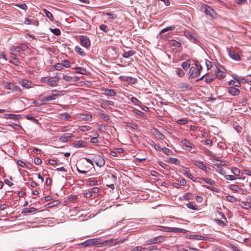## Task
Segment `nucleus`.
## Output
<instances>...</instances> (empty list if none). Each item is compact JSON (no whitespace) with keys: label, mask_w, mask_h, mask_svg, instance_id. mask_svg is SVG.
Returning <instances> with one entry per match:
<instances>
[{"label":"nucleus","mask_w":251,"mask_h":251,"mask_svg":"<svg viewBox=\"0 0 251 251\" xmlns=\"http://www.w3.org/2000/svg\"><path fill=\"white\" fill-rule=\"evenodd\" d=\"M193 197V195L191 193H186L184 196V198L186 200H189L191 199Z\"/></svg>","instance_id":"4d7b16f0"},{"label":"nucleus","mask_w":251,"mask_h":251,"mask_svg":"<svg viewBox=\"0 0 251 251\" xmlns=\"http://www.w3.org/2000/svg\"><path fill=\"white\" fill-rule=\"evenodd\" d=\"M130 101L132 104L136 106H140L141 103V102L135 97H131L130 98Z\"/></svg>","instance_id":"72a5a7b5"},{"label":"nucleus","mask_w":251,"mask_h":251,"mask_svg":"<svg viewBox=\"0 0 251 251\" xmlns=\"http://www.w3.org/2000/svg\"><path fill=\"white\" fill-rule=\"evenodd\" d=\"M181 144L183 147V148L185 149V150H187L189 151H191L192 152H195V151H192L193 149H195L196 147L195 146L189 141L187 139H183L181 141Z\"/></svg>","instance_id":"20e7f679"},{"label":"nucleus","mask_w":251,"mask_h":251,"mask_svg":"<svg viewBox=\"0 0 251 251\" xmlns=\"http://www.w3.org/2000/svg\"><path fill=\"white\" fill-rule=\"evenodd\" d=\"M63 79L66 81L70 82L72 80L73 77L69 75H64L63 77Z\"/></svg>","instance_id":"338daca9"},{"label":"nucleus","mask_w":251,"mask_h":251,"mask_svg":"<svg viewBox=\"0 0 251 251\" xmlns=\"http://www.w3.org/2000/svg\"><path fill=\"white\" fill-rule=\"evenodd\" d=\"M194 65L195 66H196L197 68H198L197 72L199 75H201L202 70L203 69L202 66L201 65L200 63L198 60H196L195 61Z\"/></svg>","instance_id":"aec40b11"},{"label":"nucleus","mask_w":251,"mask_h":251,"mask_svg":"<svg viewBox=\"0 0 251 251\" xmlns=\"http://www.w3.org/2000/svg\"><path fill=\"white\" fill-rule=\"evenodd\" d=\"M5 116L6 119H13L14 120H17L20 117L19 115H16L14 114H6Z\"/></svg>","instance_id":"4be33fe9"},{"label":"nucleus","mask_w":251,"mask_h":251,"mask_svg":"<svg viewBox=\"0 0 251 251\" xmlns=\"http://www.w3.org/2000/svg\"><path fill=\"white\" fill-rule=\"evenodd\" d=\"M73 146L75 148H82L86 146V143L84 141L78 140L73 143Z\"/></svg>","instance_id":"dca6fc26"},{"label":"nucleus","mask_w":251,"mask_h":251,"mask_svg":"<svg viewBox=\"0 0 251 251\" xmlns=\"http://www.w3.org/2000/svg\"><path fill=\"white\" fill-rule=\"evenodd\" d=\"M99 113L101 119H103L106 122H108L109 121V116L108 115L105 114L103 110H100Z\"/></svg>","instance_id":"6ab92c4d"},{"label":"nucleus","mask_w":251,"mask_h":251,"mask_svg":"<svg viewBox=\"0 0 251 251\" xmlns=\"http://www.w3.org/2000/svg\"><path fill=\"white\" fill-rule=\"evenodd\" d=\"M157 229L167 232H184L185 229L177 227H170L168 226H157Z\"/></svg>","instance_id":"7ed1b4c3"},{"label":"nucleus","mask_w":251,"mask_h":251,"mask_svg":"<svg viewBox=\"0 0 251 251\" xmlns=\"http://www.w3.org/2000/svg\"><path fill=\"white\" fill-rule=\"evenodd\" d=\"M134 113H135L136 115H138L140 117H143L144 115V113L142 111L139 110L138 109H134L133 110Z\"/></svg>","instance_id":"bf43d9fd"},{"label":"nucleus","mask_w":251,"mask_h":251,"mask_svg":"<svg viewBox=\"0 0 251 251\" xmlns=\"http://www.w3.org/2000/svg\"><path fill=\"white\" fill-rule=\"evenodd\" d=\"M184 175L187 176V177H188L189 178L193 180L194 181H195V180L194 179L195 178L193 176V175L189 173V172H186L185 173H184Z\"/></svg>","instance_id":"0e129e2a"},{"label":"nucleus","mask_w":251,"mask_h":251,"mask_svg":"<svg viewBox=\"0 0 251 251\" xmlns=\"http://www.w3.org/2000/svg\"><path fill=\"white\" fill-rule=\"evenodd\" d=\"M168 162L174 164L175 165H179L180 162V161L178 159L172 157L170 158Z\"/></svg>","instance_id":"a19ab883"},{"label":"nucleus","mask_w":251,"mask_h":251,"mask_svg":"<svg viewBox=\"0 0 251 251\" xmlns=\"http://www.w3.org/2000/svg\"><path fill=\"white\" fill-rule=\"evenodd\" d=\"M104 15H107L109 17V19H115L117 18V15L115 14L111 13H106Z\"/></svg>","instance_id":"13d9d810"},{"label":"nucleus","mask_w":251,"mask_h":251,"mask_svg":"<svg viewBox=\"0 0 251 251\" xmlns=\"http://www.w3.org/2000/svg\"><path fill=\"white\" fill-rule=\"evenodd\" d=\"M175 28H176V26L175 25H172L171 26L167 27L166 28H165L162 29L160 31L159 34H163V33H165V32H167V31L174 30L175 29Z\"/></svg>","instance_id":"a878e982"},{"label":"nucleus","mask_w":251,"mask_h":251,"mask_svg":"<svg viewBox=\"0 0 251 251\" xmlns=\"http://www.w3.org/2000/svg\"><path fill=\"white\" fill-rule=\"evenodd\" d=\"M102 91H104L103 94L108 97H114L117 94L116 91L113 89L104 88L102 89Z\"/></svg>","instance_id":"2eb2a0df"},{"label":"nucleus","mask_w":251,"mask_h":251,"mask_svg":"<svg viewBox=\"0 0 251 251\" xmlns=\"http://www.w3.org/2000/svg\"><path fill=\"white\" fill-rule=\"evenodd\" d=\"M79 129L82 131H89V130H90L91 128L89 126H80L79 127Z\"/></svg>","instance_id":"6e6d98bb"},{"label":"nucleus","mask_w":251,"mask_h":251,"mask_svg":"<svg viewBox=\"0 0 251 251\" xmlns=\"http://www.w3.org/2000/svg\"><path fill=\"white\" fill-rule=\"evenodd\" d=\"M100 29L105 32H107L109 30L108 26L105 25H101L100 26Z\"/></svg>","instance_id":"864d4df0"},{"label":"nucleus","mask_w":251,"mask_h":251,"mask_svg":"<svg viewBox=\"0 0 251 251\" xmlns=\"http://www.w3.org/2000/svg\"><path fill=\"white\" fill-rule=\"evenodd\" d=\"M190 61L189 60H187L182 63L181 67L184 70H186L190 67Z\"/></svg>","instance_id":"e433bc0d"},{"label":"nucleus","mask_w":251,"mask_h":251,"mask_svg":"<svg viewBox=\"0 0 251 251\" xmlns=\"http://www.w3.org/2000/svg\"><path fill=\"white\" fill-rule=\"evenodd\" d=\"M93 160L97 166L102 167L105 164L104 159L100 155L95 154L93 155Z\"/></svg>","instance_id":"39448f33"},{"label":"nucleus","mask_w":251,"mask_h":251,"mask_svg":"<svg viewBox=\"0 0 251 251\" xmlns=\"http://www.w3.org/2000/svg\"><path fill=\"white\" fill-rule=\"evenodd\" d=\"M119 78L123 81H126L129 84H134L137 82V79L130 76H120Z\"/></svg>","instance_id":"f8f14e48"},{"label":"nucleus","mask_w":251,"mask_h":251,"mask_svg":"<svg viewBox=\"0 0 251 251\" xmlns=\"http://www.w3.org/2000/svg\"><path fill=\"white\" fill-rule=\"evenodd\" d=\"M242 204H243V207L246 209L251 208V204L249 202V201H242Z\"/></svg>","instance_id":"49530a36"},{"label":"nucleus","mask_w":251,"mask_h":251,"mask_svg":"<svg viewBox=\"0 0 251 251\" xmlns=\"http://www.w3.org/2000/svg\"><path fill=\"white\" fill-rule=\"evenodd\" d=\"M225 178L226 180H234L238 179V177L235 176L234 175H226Z\"/></svg>","instance_id":"de8ad7c7"},{"label":"nucleus","mask_w":251,"mask_h":251,"mask_svg":"<svg viewBox=\"0 0 251 251\" xmlns=\"http://www.w3.org/2000/svg\"><path fill=\"white\" fill-rule=\"evenodd\" d=\"M44 11L46 16L50 20V21H53L54 19L52 14L47 9H44Z\"/></svg>","instance_id":"58836bf2"},{"label":"nucleus","mask_w":251,"mask_h":251,"mask_svg":"<svg viewBox=\"0 0 251 251\" xmlns=\"http://www.w3.org/2000/svg\"><path fill=\"white\" fill-rule=\"evenodd\" d=\"M229 189L235 192H238L239 187L238 185L235 184H231L229 186Z\"/></svg>","instance_id":"09e8293b"},{"label":"nucleus","mask_w":251,"mask_h":251,"mask_svg":"<svg viewBox=\"0 0 251 251\" xmlns=\"http://www.w3.org/2000/svg\"><path fill=\"white\" fill-rule=\"evenodd\" d=\"M50 31L55 35H59L61 34V32L58 28H50Z\"/></svg>","instance_id":"a18cd8bd"},{"label":"nucleus","mask_w":251,"mask_h":251,"mask_svg":"<svg viewBox=\"0 0 251 251\" xmlns=\"http://www.w3.org/2000/svg\"><path fill=\"white\" fill-rule=\"evenodd\" d=\"M185 36L191 42L197 44L199 43V40L197 38V35L194 33L189 31H185L184 32Z\"/></svg>","instance_id":"423d86ee"},{"label":"nucleus","mask_w":251,"mask_h":251,"mask_svg":"<svg viewBox=\"0 0 251 251\" xmlns=\"http://www.w3.org/2000/svg\"><path fill=\"white\" fill-rule=\"evenodd\" d=\"M74 69L75 70V73H79L82 75H86L87 74V70L86 69L81 67H76L75 68H74Z\"/></svg>","instance_id":"393cba45"},{"label":"nucleus","mask_w":251,"mask_h":251,"mask_svg":"<svg viewBox=\"0 0 251 251\" xmlns=\"http://www.w3.org/2000/svg\"><path fill=\"white\" fill-rule=\"evenodd\" d=\"M57 81L53 79L52 77L48 79V84L50 86L54 87L57 86Z\"/></svg>","instance_id":"412c9836"},{"label":"nucleus","mask_w":251,"mask_h":251,"mask_svg":"<svg viewBox=\"0 0 251 251\" xmlns=\"http://www.w3.org/2000/svg\"><path fill=\"white\" fill-rule=\"evenodd\" d=\"M15 5L22 9L26 10L27 8V5L25 3L23 4H19V3H16Z\"/></svg>","instance_id":"8fccbe9b"},{"label":"nucleus","mask_w":251,"mask_h":251,"mask_svg":"<svg viewBox=\"0 0 251 251\" xmlns=\"http://www.w3.org/2000/svg\"><path fill=\"white\" fill-rule=\"evenodd\" d=\"M70 118L71 116L69 113H63L60 115V118L61 119L68 120Z\"/></svg>","instance_id":"37998d69"},{"label":"nucleus","mask_w":251,"mask_h":251,"mask_svg":"<svg viewBox=\"0 0 251 251\" xmlns=\"http://www.w3.org/2000/svg\"><path fill=\"white\" fill-rule=\"evenodd\" d=\"M228 54L231 58L235 60H239L240 59V56L239 54H238L237 52H235L234 50H229Z\"/></svg>","instance_id":"a211bd4d"},{"label":"nucleus","mask_w":251,"mask_h":251,"mask_svg":"<svg viewBox=\"0 0 251 251\" xmlns=\"http://www.w3.org/2000/svg\"><path fill=\"white\" fill-rule=\"evenodd\" d=\"M62 65L63 66L65 67H69L70 66V62L66 60H64L62 61Z\"/></svg>","instance_id":"680f3d73"},{"label":"nucleus","mask_w":251,"mask_h":251,"mask_svg":"<svg viewBox=\"0 0 251 251\" xmlns=\"http://www.w3.org/2000/svg\"><path fill=\"white\" fill-rule=\"evenodd\" d=\"M175 73L179 77H183L185 75L184 72L181 68H176Z\"/></svg>","instance_id":"473e14b6"},{"label":"nucleus","mask_w":251,"mask_h":251,"mask_svg":"<svg viewBox=\"0 0 251 251\" xmlns=\"http://www.w3.org/2000/svg\"><path fill=\"white\" fill-rule=\"evenodd\" d=\"M228 92L232 96H237L240 94L239 89L232 86L228 88Z\"/></svg>","instance_id":"f3484780"},{"label":"nucleus","mask_w":251,"mask_h":251,"mask_svg":"<svg viewBox=\"0 0 251 251\" xmlns=\"http://www.w3.org/2000/svg\"><path fill=\"white\" fill-rule=\"evenodd\" d=\"M225 69L222 66L217 68L215 71L216 77L219 79L224 78L226 76Z\"/></svg>","instance_id":"1a4fd4ad"},{"label":"nucleus","mask_w":251,"mask_h":251,"mask_svg":"<svg viewBox=\"0 0 251 251\" xmlns=\"http://www.w3.org/2000/svg\"><path fill=\"white\" fill-rule=\"evenodd\" d=\"M126 126L133 129H136L138 127V126L136 124L131 123H127Z\"/></svg>","instance_id":"3c124183"},{"label":"nucleus","mask_w":251,"mask_h":251,"mask_svg":"<svg viewBox=\"0 0 251 251\" xmlns=\"http://www.w3.org/2000/svg\"><path fill=\"white\" fill-rule=\"evenodd\" d=\"M178 88L180 89L182 91H185L188 90L190 86L188 84L185 83L181 82L178 84Z\"/></svg>","instance_id":"b1692460"},{"label":"nucleus","mask_w":251,"mask_h":251,"mask_svg":"<svg viewBox=\"0 0 251 251\" xmlns=\"http://www.w3.org/2000/svg\"><path fill=\"white\" fill-rule=\"evenodd\" d=\"M226 200L228 201L231 202H235L237 201V199L236 198L231 196H226Z\"/></svg>","instance_id":"5fc2aeb1"},{"label":"nucleus","mask_w":251,"mask_h":251,"mask_svg":"<svg viewBox=\"0 0 251 251\" xmlns=\"http://www.w3.org/2000/svg\"><path fill=\"white\" fill-rule=\"evenodd\" d=\"M74 50L75 52L79 54L81 56H84L86 55L84 51L78 46H75Z\"/></svg>","instance_id":"5701e85b"},{"label":"nucleus","mask_w":251,"mask_h":251,"mask_svg":"<svg viewBox=\"0 0 251 251\" xmlns=\"http://www.w3.org/2000/svg\"><path fill=\"white\" fill-rule=\"evenodd\" d=\"M169 45L172 47H174L176 48H179L180 47L181 44L180 43L175 40H172L169 42Z\"/></svg>","instance_id":"c85d7f7f"},{"label":"nucleus","mask_w":251,"mask_h":251,"mask_svg":"<svg viewBox=\"0 0 251 251\" xmlns=\"http://www.w3.org/2000/svg\"><path fill=\"white\" fill-rule=\"evenodd\" d=\"M201 179L205 181L206 183L209 184L210 185L213 186L215 184V182L211 179L202 177L201 178Z\"/></svg>","instance_id":"2f4dec72"},{"label":"nucleus","mask_w":251,"mask_h":251,"mask_svg":"<svg viewBox=\"0 0 251 251\" xmlns=\"http://www.w3.org/2000/svg\"><path fill=\"white\" fill-rule=\"evenodd\" d=\"M92 116L90 114H86L82 116L81 119L84 121H91L92 120Z\"/></svg>","instance_id":"603ef678"},{"label":"nucleus","mask_w":251,"mask_h":251,"mask_svg":"<svg viewBox=\"0 0 251 251\" xmlns=\"http://www.w3.org/2000/svg\"><path fill=\"white\" fill-rule=\"evenodd\" d=\"M19 83L23 87L27 89L32 88L33 86L32 82L27 79H23L20 80Z\"/></svg>","instance_id":"9b49d317"},{"label":"nucleus","mask_w":251,"mask_h":251,"mask_svg":"<svg viewBox=\"0 0 251 251\" xmlns=\"http://www.w3.org/2000/svg\"><path fill=\"white\" fill-rule=\"evenodd\" d=\"M94 135L95 136V137L92 138L90 140V142L92 143H98V137L99 136V134L97 132H95Z\"/></svg>","instance_id":"c03bdc74"},{"label":"nucleus","mask_w":251,"mask_h":251,"mask_svg":"<svg viewBox=\"0 0 251 251\" xmlns=\"http://www.w3.org/2000/svg\"><path fill=\"white\" fill-rule=\"evenodd\" d=\"M57 92L58 93V91L57 90H53L52 91V95L49 96H48V100L49 101L54 100L56 97L59 96L58 94H54L53 93Z\"/></svg>","instance_id":"cd10ccee"},{"label":"nucleus","mask_w":251,"mask_h":251,"mask_svg":"<svg viewBox=\"0 0 251 251\" xmlns=\"http://www.w3.org/2000/svg\"><path fill=\"white\" fill-rule=\"evenodd\" d=\"M37 210V209H36L34 207L25 208L22 211V214L29 213H31V212L36 211Z\"/></svg>","instance_id":"c756f323"},{"label":"nucleus","mask_w":251,"mask_h":251,"mask_svg":"<svg viewBox=\"0 0 251 251\" xmlns=\"http://www.w3.org/2000/svg\"><path fill=\"white\" fill-rule=\"evenodd\" d=\"M202 9L204 10V13L206 15L209 16L212 18H216L217 13L210 6L205 5L202 7Z\"/></svg>","instance_id":"0eeeda50"},{"label":"nucleus","mask_w":251,"mask_h":251,"mask_svg":"<svg viewBox=\"0 0 251 251\" xmlns=\"http://www.w3.org/2000/svg\"><path fill=\"white\" fill-rule=\"evenodd\" d=\"M186 206L188 208L194 210H198V207L197 205L194 204L193 202H189L188 203H187Z\"/></svg>","instance_id":"7c9ffc66"},{"label":"nucleus","mask_w":251,"mask_h":251,"mask_svg":"<svg viewBox=\"0 0 251 251\" xmlns=\"http://www.w3.org/2000/svg\"><path fill=\"white\" fill-rule=\"evenodd\" d=\"M20 50L19 46H14L13 49L11 50L12 51L11 54L15 56H17L18 55L17 53L20 52Z\"/></svg>","instance_id":"c9c22d12"},{"label":"nucleus","mask_w":251,"mask_h":251,"mask_svg":"<svg viewBox=\"0 0 251 251\" xmlns=\"http://www.w3.org/2000/svg\"><path fill=\"white\" fill-rule=\"evenodd\" d=\"M73 136L72 134L67 133L61 136V139L63 141H67L69 138Z\"/></svg>","instance_id":"ea45409f"},{"label":"nucleus","mask_w":251,"mask_h":251,"mask_svg":"<svg viewBox=\"0 0 251 251\" xmlns=\"http://www.w3.org/2000/svg\"><path fill=\"white\" fill-rule=\"evenodd\" d=\"M231 171L233 174H234V176H235L238 177L239 176L240 171L238 168L236 167H233L232 168Z\"/></svg>","instance_id":"79ce46f5"},{"label":"nucleus","mask_w":251,"mask_h":251,"mask_svg":"<svg viewBox=\"0 0 251 251\" xmlns=\"http://www.w3.org/2000/svg\"><path fill=\"white\" fill-rule=\"evenodd\" d=\"M4 88L8 90H10L12 92L16 94H20L21 93V89L18 86L10 82H6L4 84Z\"/></svg>","instance_id":"f03ea898"},{"label":"nucleus","mask_w":251,"mask_h":251,"mask_svg":"<svg viewBox=\"0 0 251 251\" xmlns=\"http://www.w3.org/2000/svg\"><path fill=\"white\" fill-rule=\"evenodd\" d=\"M10 60H9V62L12 63L16 66H18L20 63L21 61L19 59L14 57H10Z\"/></svg>","instance_id":"bb28decb"},{"label":"nucleus","mask_w":251,"mask_h":251,"mask_svg":"<svg viewBox=\"0 0 251 251\" xmlns=\"http://www.w3.org/2000/svg\"><path fill=\"white\" fill-rule=\"evenodd\" d=\"M192 162L195 165L197 166L201 170L204 171H206L207 167L206 165L202 161L197 160H193Z\"/></svg>","instance_id":"4468645a"},{"label":"nucleus","mask_w":251,"mask_h":251,"mask_svg":"<svg viewBox=\"0 0 251 251\" xmlns=\"http://www.w3.org/2000/svg\"><path fill=\"white\" fill-rule=\"evenodd\" d=\"M102 245V243L100 242V240L96 238L88 239L80 244L81 246L84 247H89L92 245H97L100 247Z\"/></svg>","instance_id":"f257e3e1"},{"label":"nucleus","mask_w":251,"mask_h":251,"mask_svg":"<svg viewBox=\"0 0 251 251\" xmlns=\"http://www.w3.org/2000/svg\"><path fill=\"white\" fill-rule=\"evenodd\" d=\"M135 52L133 51L132 50H129L127 52H125L124 54H123V56L124 58H127L129 57L130 56H132L133 54H134Z\"/></svg>","instance_id":"f704fd0d"},{"label":"nucleus","mask_w":251,"mask_h":251,"mask_svg":"<svg viewBox=\"0 0 251 251\" xmlns=\"http://www.w3.org/2000/svg\"><path fill=\"white\" fill-rule=\"evenodd\" d=\"M197 70L198 68H197L196 66L190 67L188 73L189 78H195L199 75Z\"/></svg>","instance_id":"9d476101"},{"label":"nucleus","mask_w":251,"mask_h":251,"mask_svg":"<svg viewBox=\"0 0 251 251\" xmlns=\"http://www.w3.org/2000/svg\"><path fill=\"white\" fill-rule=\"evenodd\" d=\"M145 249V248H143L141 246H138L137 247H135L133 249H132L131 251H144Z\"/></svg>","instance_id":"774afa93"},{"label":"nucleus","mask_w":251,"mask_h":251,"mask_svg":"<svg viewBox=\"0 0 251 251\" xmlns=\"http://www.w3.org/2000/svg\"><path fill=\"white\" fill-rule=\"evenodd\" d=\"M79 41L80 45L86 48H88L90 47L91 42L90 41L87 36L81 35L79 37Z\"/></svg>","instance_id":"6e6552de"},{"label":"nucleus","mask_w":251,"mask_h":251,"mask_svg":"<svg viewBox=\"0 0 251 251\" xmlns=\"http://www.w3.org/2000/svg\"><path fill=\"white\" fill-rule=\"evenodd\" d=\"M165 240V237L163 236H159L152 238L148 241V244H154L163 242Z\"/></svg>","instance_id":"ddd939ff"},{"label":"nucleus","mask_w":251,"mask_h":251,"mask_svg":"<svg viewBox=\"0 0 251 251\" xmlns=\"http://www.w3.org/2000/svg\"><path fill=\"white\" fill-rule=\"evenodd\" d=\"M205 64L207 67V70L210 69L212 67V62L209 61V60L205 59Z\"/></svg>","instance_id":"e2e57ef3"},{"label":"nucleus","mask_w":251,"mask_h":251,"mask_svg":"<svg viewBox=\"0 0 251 251\" xmlns=\"http://www.w3.org/2000/svg\"><path fill=\"white\" fill-rule=\"evenodd\" d=\"M162 151L167 155H170L172 151L169 149L166 148H163Z\"/></svg>","instance_id":"69168bd1"},{"label":"nucleus","mask_w":251,"mask_h":251,"mask_svg":"<svg viewBox=\"0 0 251 251\" xmlns=\"http://www.w3.org/2000/svg\"><path fill=\"white\" fill-rule=\"evenodd\" d=\"M229 84L232 85L236 87L240 86V81L239 79H236V80H231L229 81Z\"/></svg>","instance_id":"4c0bfd02"},{"label":"nucleus","mask_w":251,"mask_h":251,"mask_svg":"<svg viewBox=\"0 0 251 251\" xmlns=\"http://www.w3.org/2000/svg\"><path fill=\"white\" fill-rule=\"evenodd\" d=\"M177 123L179 124L185 125L188 123V121L185 119H180L177 121Z\"/></svg>","instance_id":"052dcab7"}]
</instances>
